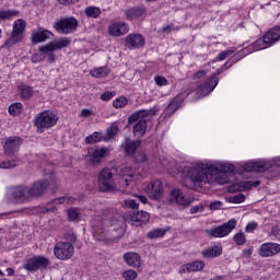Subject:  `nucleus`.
I'll return each mask as SVG.
<instances>
[{
  "mask_svg": "<svg viewBox=\"0 0 280 280\" xmlns=\"http://www.w3.org/2000/svg\"><path fill=\"white\" fill-rule=\"evenodd\" d=\"M233 172H235V166L231 163L205 164L199 162L196 165H186L183 170L185 176L183 185L187 189H202L207 183H213L223 174Z\"/></svg>",
  "mask_w": 280,
  "mask_h": 280,
  "instance_id": "1",
  "label": "nucleus"
},
{
  "mask_svg": "<svg viewBox=\"0 0 280 280\" xmlns=\"http://www.w3.org/2000/svg\"><path fill=\"white\" fill-rule=\"evenodd\" d=\"M121 215L115 210H107L103 213V219L100 217L95 218V222L92 224L93 236L98 242L106 240V230L104 226H114L120 220Z\"/></svg>",
  "mask_w": 280,
  "mask_h": 280,
  "instance_id": "2",
  "label": "nucleus"
},
{
  "mask_svg": "<svg viewBox=\"0 0 280 280\" xmlns=\"http://www.w3.org/2000/svg\"><path fill=\"white\" fill-rule=\"evenodd\" d=\"M117 176V167H105L97 175V183L100 191H121Z\"/></svg>",
  "mask_w": 280,
  "mask_h": 280,
  "instance_id": "3",
  "label": "nucleus"
},
{
  "mask_svg": "<svg viewBox=\"0 0 280 280\" xmlns=\"http://www.w3.org/2000/svg\"><path fill=\"white\" fill-rule=\"evenodd\" d=\"M149 115H154V109H141L129 115L128 124L130 126L133 124V135H140V137L145 135L148 130V120H145V117Z\"/></svg>",
  "mask_w": 280,
  "mask_h": 280,
  "instance_id": "4",
  "label": "nucleus"
},
{
  "mask_svg": "<svg viewBox=\"0 0 280 280\" xmlns=\"http://www.w3.org/2000/svg\"><path fill=\"white\" fill-rule=\"evenodd\" d=\"M69 45H71V39H69V37H61L39 47V51H42L44 60L46 58L49 65H52V62H56V54L54 52L65 49V47H69Z\"/></svg>",
  "mask_w": 280,
  "mask_h": 280,
  "instance_id": "5",
  "label": "nucleus"
},
{
  "mask_svg": "<svg viewBox=\"0 0 280 280\" xmlns=\"http://www.w3.org/2000/svg\"><path fill=\"white\" fill-rule=\"evenodd\" d=\"M116 176H118V185L121 192L126 191V189L130 187V183H135L141 179L140 173L132 170L130 166H122L117 168Z\"/></svg>",
  "mask_w": 280,
  "mask_h": 280,
  "instance_id": "6",
  "label": "nucleus"
},
{
  "mask_svg": "<svg viewBox=\"0 0 280 280\" xmlns=\"http://www.w3.org/2000/svg\"><path fill=\"white\" fill-rule=\"evenodd\" d=\"M58 124V117L51 110H45L36 115L34 126L37 128V132H45V130L52 128Z\"/></svg>",
  "mask_w": 280,
  "mask_h": 280,
  "instance_id": "7",
  "label": "nucleus"
},
{
  "mask_svg": "<svg viewBox=\"0 0 280 280\" xmlns=\"http://www.w3.org/2000/svg\"><path fill=\"white\" fill-rule=\"evenodd\" d=\"M280 40V26L271 28L266 35L253 43V49L259 51V49H266V47H271L273 43Z\"/></svg>",
  "mask_w": 280,
  "mask_h": 280,
  "instance_id": "8",
  "label": "nucleus"
},
{
  "mask_svg": "<svg viewBox=\"0 0 280 280\" xmlns=\"http://www.w3.org/2000/svg\"><path fill=\"white\" fill-rule=\"evenodd\" d=\"M23 268L27 272H36V270H44L49 266V259L45 256H34L23 260Z\"/></svg>",
  "mask_w": 280,
  "mask_h": 280,
  "instance_id": "9",
  "label": "nucleus"
},
{
  "mask_svg": "<svg viewBox=\"0 0 280 280\" xmlns=\"http://www.w3.org/2000/svg\"><path fill=\"white\" fill-rule=\"evenodd\" d=\"M26 23L24 20L15 21L11 37L4 43L3 47H14L16 43L23 40V32H25Z\"/></svg>",
  "mask_w": 280,
  "mask_h": 280,
  "instance_id": "10",
  "label": "nucleus"
},
{
  "mask_svg": "<svg viewBox=\"0 0 280 280\" xmlns=\"http://www.w3.org/2000/svg\"><path fill=\"white\" fill-rule=\"evenodd\" d=\"M75 248L71 243L58 242L54 247V255L61 261H67L73 257Z\"/></svg>",
  "mask_w": 280,
  "mask_h": 280,
  "instance_id": "11",
  "label": "nucleus"
},
{
  "mask_svg": "<svg viewBox=\"0 0 280 280\" xmlns=\"http://www.w3.org/2000/svg\"><path fill=\"white\" fill-rule=\"evenodd\" d=\"M235 226H237V220L231 219L222 225L208 230V235L210 237H226Z\"/></svg>",
  "mask_w": 280,
  "mask_h": 280,
  "instance_id": "12",
  "label": "nucleus"
},
{
  "mask_svg": "<svg viewBox=\"0 0 280 280\" xmlns=\"http://www.w3.org/2000/svg\"><path fill=\"white\" fill-rule=\"evenodd\" d=\"M23 144V138L19 136H13L5 138L4 144H3V151L7 156H14L16 152H19V149Z\"/></svg>",
  "mask_w": 280,
  "mask_h": 280,
  "instance_id": "13",
  "label": "nucleus"
},
{
  "mask_svg": "<svg viewBox=\"0 0 280 280\" xmlns=\"http://www.w3.org/2000/svg\"><path fill=\"white\" fill-rule=\"evenodd\" d=\"M144 191L151 200H161L163 198V183L159 179L148 183Z\"/></svg>",
  "mask_w": 280,
  "mask_h": 280,
  "instance_id": "14",
  "label": "nucleus"
},
{
  "mask_svg": "<svg viewBox=\"0 0 280 280\" xmlns=\"http://www.w3.org/2000/svg\"><path fill=\"white\" fill-rule=\"evenodd\" d=\"M55 30H57L59 34H71V32L78 30V20H75V18L61 19L56 23Z\"/></svg>",
  "mask_w": 280,
  "mask_h": 280,
  "instance_id": "15",
  "label": "nucleus"
},
{
  "mask_svg": "<svg viewBox=\"0 0 280 280\" xmlns=\"http://www.w3.org/2000/svg\"><path fill=\"white\" fill-rule=\"evenodd\" d=\"M168 201L176 202L182 207H189L194 202V198L183 194L178 188H173L168 195Z\"/></svg>",
  "mask_w": 280,
  "mask_h": 280,
  "instance_id": "16",
  "label": "nucleus"
},
{
  "mask_svg": "<svg viewBox=\"0 0 280 280\" xmlns=\"http://www.w3.org/2000/svg\"><path fill=\"white\" fill-rule=\"evenodd\" d=\"M220 79L218 77L209 78L203 84H201L197 90V96L207 97L219 84Z\"/></svg>",
  "mask_w": 280,
  "mask_h": 280,
  "instance_id": "17",
  "label": "nucleus"
},
{
  "mask_svg": "<svg viewBox=\"0 0 280 280\" xmlns=\"http://www.w3.org/2000/svg\"><path fill=\"white\" fill-rule=\"evenodd\" d=\"M142 141L140 139L132 140L130 137L125 136L124 142L121 143L120 148L124 150L127 156H135L137 150L141 148Z\"/></svg>",
  "mask_w": 280,
  "mask_h": 280,
  "instance_id": "18",
  "label": "nucleus"
},
{
  "mask_svg": "<svg viewBox=\"0 0 280 280\" xmlns=\"http://www.w3.org/2000/svg\"><path fill=\"white\" fill-rule=\"evenodd\" d=\"M11 197L16 200V202H27L30 201V187L28 186H15L10 189Z\"/></svg>",
  "mask_w": 280,
  "mask_h": 280,
  "instance_id": "19",
  "label": "nucleus"
},
{
  "mask_svg": "<svg viewBox=\"0 0 280 280\" xmlns=\"http://www.w3.org/2000/svg\"><path fill=\"white\" fill-rule=\"evenodd\" d=\"M125 45L128 49H141L145 45V38L141 34H129L125 38Z\"/></svg>",
  "mask_w": 280,
  "mask_h": 280,
  "instance_id": "20",
  "label": "nucleus"
},
{
  "mask_svg": "<svg viewBox=\"0 0 280 280\" xmlns=\"http://www.w3.org/2000/svg\"><path fill=\"white\" fill-rule=\"evenodd\" d=\"M280 244L277 243H264L259 248L260 257H275L279 255Z\"/></svg>",
  "mask_w": 280,
  "mask_h": 280,
  "instance_id": "21",
  "label": "nucleus"
},
{
  "mask_svg": "<svg viewBox=\"0 0 280 280\" xmlns=\"http://www.w3.org/2000/svg\"><path fill=\"white\" fill-rule=\"evenodd\" d=\"M132 226H143L150 222V213L147 211H133L130 214Z\"/></svg>",
  "mask_w": 280,
  "mask_h": 280,
  "instance_id": "22",
  "label": "nucleus"
},
{
  "mask_svg": "<svg viewBox=\"0 0 280 280\" xmlns=\"http://www.w3.org/2000/svg\"><path fill=\"white\" fill-rule=\"evenodd\" d=\"M106 152H108L106 148L89 149L88 154L90 156V163H92V165H100L102 159L106 158Z\"/></svg>",
  "mask_w": 280,
  "mask_h": 280,
  "instance_id": "23",
  "label": "nucleus"
},
{
  "mask_svg": "<svg viewBox=\"0 0 280 280\" xmlns=\"http://www.w3.org/2000/svg\"><path fill=\"white\" fill-rule=\"evenodd\" d=\"M128 32H129V28L126 22H118V23L115 22L108 26V34L110 36L119 37V36H124L125 34H128Z\"/></svg>",
  "mask_w": 280,
  "mask_h": 280,
  "instance_id": "24",
  "label": "nucleus"
},
{
  "mask_svg": "<svg viewBox=\"0 0 280 280\" xmlns=\"http://www.w3.org/2000/svg\"><path fill=\"white\" fill-rule=\"evenodd\" d=\"M147 9L145 7H132L125 11V16L128 21H135L137 19H144Z\"/></svg>",
  "mask_w": 280,
  "mask_h": 280,
  "instance_id": "25",
  "label": "nucleus"
},
{
  "mask_svg": "<svg viewBox=\"0 0 280 280\" xmlns=\"http://www.w3.org/2000/svg\"><path fill=\"white\" fill-rule=\"evenodd\" d=\"M47 187L49 184L46 180H37L32 187H28V194L31 198H38V196H43Z\"/></svg>",
  "mask_w": 280,
  "mask_h": 280,
  "instance_id": "26",
  "label": "nucleus"
},
{
  "mask_svg": "<svg viewBox=\"0 0 280 280\" xmlns=\"http://www.w3.org/2000/svg\"><path fill=\"white\" fill-rule=\"evenodd\" d=\"M272 165L268 162H247L244 165L245 172H266L267 170H270Z\"/></svg>",
  "mask_w": 280,
  "mask_h": 280,
  "instance_id": "27",
  "label": "nucleus"
},
{
  "mask_svg": "<svg viewBox=\"0 0 280 280\" xmlns=\"http://www.w3.org/2000/svg\"><path fill=\"white\" fill-rule=\"evenodd\" d=\"M200 270H205V261L195 260L192 262L183 265L179 269V273L183 275L186 272H200Z\"/></svg>",
  "mask_w": 280,
  "mask_h": 280,
  "instance_id": "28",
  "label": "nucleus"
},
{
  "mask_svg": "<svg viewBox=\"0 0 280 280\" xmlns=\"http://www.w3.org/2000/svg\"><path fill=\"white\" fill-rule=\"evenodd\" d=\"M124 261L130 268H141V256L135 252H128L124 254Z\"/></svg>",
  "mask_w": 280,
  "mask_h": 280,
  "instance_id": "29",
  "label": "nucleus"
},
{
  "mask_svg": "<svg viewBox=\"0 0 280 280\" xmlns=\"http://www.w3.org/2000/svg\"><path fill=\"white\" fill-rule=\"evenodd\" d=\"M183 102H185L183 95L175 96L165 109L166 115H174L183 106Z\"/></svg>",
  "mask_w": 280,
  "mask_h": 280,
  "instance_id": "30",
  "label": "nucleus"
},
{
  "mask_svg": "<svg viewBox=\"0 0 280 280\" xmlns=\"http://www.w3.org/2000/svg\"><path fill=\"white\" fill-rule=\"evenodd\" d=\"M259 185H261V180L241 182L238 185L235 184L231 191H246L247 189H253V187H259Z\"/></svg>",
  "mask_w": 280,
  "mask_h": 280,
  "instance_id": "31",
  "label": "nucleus"
},
{
  "mask_svg": "<svg viewBox=\"0 0 280 280\" xmlns=\"http://www.w3.org/2000/svg\"><path fill=\"white\" fill-rule=\"evenodd\" d=\"M203 259H215V257H220L222 255V247L214 245L212 247H208L201 252Z\"/></svg>",
  "mask_w": 280,
  "mask_h": 280,
  "instance_id": "32",
  "label": "nucleus"
},
{
  "mask_svg": "<svg viewBox=\"0 0 280 280\" xmlns=\"http://www.w3.org/2000/svg\"><path fill=\"white\" fill-rule=\"evenodd\" d=\"M50 34H51V32H49L47 30L35 31V32H33V35H32V42L34 43V45H36L38 43H45V40H47L49 38Z\"/></svg>",
  "mask_w": 280,
  "mask_h": 280,
  "instance_id": "33",
  "label": "nucleus"
},
{
  "mask_svg": "<svg viewBox=\"0 0 280 280\" xmlns=\"http://www.w3.org/2000/svg\"><path fill=\"white\" fill-rule=\"evenodd\" d=\"M19 91H20V97L22 100H32V97L34 96V89H32V86L30 85H19Z\"/></svg>",
  "mask_w": 280,
  "mask_h": 280,
  "instance_id": "34",
  "label": "nucleus"
},
{
  "mask_svg": "<svg viewBox=\"0 0 280 280\" xmlns=\"http://www.w3.org/2000/svg\"><path fill=\"white\" fill-rule=\"evenodd\" d=\"M21 159L15 158L13 160H8L0 163V170H14V167H19L21 165Z\"/></svg>",
  "mask_w": 280,
  "mask_h": 280,
  "instance_id": "35",
  "label": "nucleus"
},
{
  "mask_svg": "<svg viewBox=\"0 0 280 280\" xmlns=\"http://www.w3.org/2000/svg\"><path fill=\"white\" fill-rule=\"evenodd\" d=\"M108 73H110V68L108 67H101L91 71L93 78H106Z\"/></svg>",
  "mask_w": 280,
  "mask_h": 280,
  "instance_id": "36",
  "label": "nucleus"
},
{
  "mask_svg": "<svg viewBox=\"0 0 280 280\" xmlns=\"http://www.w3.org/2000/svg\"><path fill=\"white\" fill-rule=\"evenodd\" d=\"M102 139H104V136L102 135V132L95 131L94 133H92L85 138V143L88 145H93V143H100V141H102Z\"/></svg>",
  "mask_w": 280,
  "mask_h": 280,
  "instance_id": "37",
  "label": "nucleus"
},
{
  "mask_svg": "<svg viewBox=\"0 0 280 280\" xmlns=\"http://www.w3.org/2000/svg\"><path fill=\"white\" fill-rule=\"evenodd\" d=\"M120 205L122 209H132V211L139 209V202H137V199H125Z\"/></svg>",
  "mask_w": 280,
  "mask_h": 280,
  "instance_id": "38",
  "label": "nucleus"
},
{
  "mask_svg": "<svg viewBox=\"0 0 280 280\" xmlns=\"http://www.w3.org/2000/svg\"><path fill=\"white\" fill-rule=\"evenodd\" d=\"M85 16H89L90 19H97L100 14H102V10L97 7H88L84 10Z\"/></svg>",
  "mask_w": 280,
  "mask_h": 280,
  "instance_id": "39",
  "label": "nucleus"
},
{
  "mask_svg": "<svg viewBox=\"0 0 280 280\" xmlns=\"http://www.w3.org/2000/svg\"><path fill=\"white\" fill-rule=\"evenodd\" d=\"M21 110H23V104L22 103H13L9 106V113L13 117H18V115H21Z\"/></svg>",
  "mask_w": 280,
  "mask_h": 280,
  "instance_id": "40",
  "label": "nucleus"
},
{
  "mask_svg": "<svg viewBox=\"0 0 280 280\" xmlns=\"http://www.w3.org/2000/svg\"><path fill=\"white\" fill-rule=\"evenodd\" d=\"M67 200H69V198L67 197H61L59 199H54L50 203V207H47L45 209L46 213H51V211H54V207H56V205H65L67 202Z\"/></svg>",
  "mask_w": 280,
  "mask_h": 280,
  "instance_id": "41",
  "label": "nucleus"
},
{
  "mask_svg": "<svg viewBox=\"0 0 280 280\" xmlns=\"http://www.w3.org/2000/svg\"><path fill=\"white\" fill-rule=\"evenodd\" d=\"M225 200L226 202H232L233 205H241V202H244L246 200V196H244V194H238L228 197Z\"/></svg>",
  "mask_w": 280,
  "mask_h": 280,
  "instance_id": "42",
  "label": "nucleus"
},
{
  "mask_svg": "<svg viewBox=\"0 0 280 280\" xmlns=\"http://www.w3.org/2000/svg\"><path fill=\"white\" fill-rule=\"evenodd\" d=\"M19 11H12V10H7V11H0V21H10L12 16H18Z\"/></svg>",
  "mask_w": 280,
  "mask_h": 280,
  "instance_id": "43",
  "label": "nucleus"
},
{
  "mask_svg": "<svg viewBox=\"0 0 280 280\" xmlns=\"http://www.w3.org/2000/svg\"><path fill=\"white\" fill-rule=\"evenodd\" d=\"M128 105V98L125 96H119L113 101L114 108H124Z\"/></svg>",
  "mask_w": 280,
  "mask_h": 280,
  "instance_id": "44",
  "label": "nucleus"
},
{
  "mask_svg": "<svg viewBox=\"0 0 280 280\" xmlns=\"http://www.w3.org/2000/svg\"><path fill=\"white\" fill-rule=\"evenodd\" d=\"M163 235H165V230L158 229V230L148 232L147 237H149V240H156L159 237H163Z\"/></svg>",
  "mask_w": 280,
  "mask_h": 280,
  "instance_id": "45",
  "label": "nucleus"
},
{
  "mask_svg": "<svg viewBox=\"0 0 280 280\" xmlns=\"http://www.w3.org/2000/svg\"><path fill=\"white\" fill-rule=\"evenodd\" d=\"M233 241L237 246H244V244H246V234L238 232L233 236Z\"/></svg>",
  "mask_w": 280,
  "mask_h": 280,
  "instance_id": "46",
  "label": "nucleus"
},
{
  "mask_svg": "<svg viewBox=\"0 0 280 280\" xmlns=\"http://www.w3.org/2000/svg\"><path fill=\"white\" fill-rule=\"evenodd\" d=\"M62 238L66 241V244H71V246L78 241V236L73 232L65 233Z\"/></svg>",
  "mask_w": 280,
  "mask_h": 280,
  "instance_id": "47",
  "label": "nucleus"
},
{
  "mask_svg": "<svg viewBox=\"0 0 280 280\" xmlns=\"http://www.w3.org/2000/svg\"><path fill=\"white\" fill-rule=\"evenodd\" d=\"M119 132V127L117 125H113L106 129L107 139H115V136Z\"/></svg>",
  "mask_w": 280,
  "mask_h": 280,
  "instance_id": "48",
  "label": "nucleus"
},
{
  "mask_svg": "<svg viewBox=\"0 0 280 280\" xmlns=\"http://www.w3.org/2000/svg\"><path fill=\"white\" fill-rule=\"evenodd\" d=\"M122 278L125 280H135L137 279V271L135 269H128L122 272Z\"/></svg>",
  "mask_w": 280,
  "mask_h": 280,
  "instance_id": "49",
  "label": "nucleus"
},
{
  "mask_svg": "<svg viewBox=\"0 0 280 280\" xmlns=\"http://www.w3.org/2000/svg\"><path fill=\"white\" fill-rule=\"evenodd\" d=\"M78 218H80V213L78 212L77 209L68 210V220H70V222H75Z\"/></svg>",
  "mask_w": 280,
  "mask_h": 280,
  "instance_id": "50",
  "label": "nucleus"
},
{
  "mask_svg": "<svg viewBox=\"0 0 280 280\" xmlns=\"http://www.w3.org/2000/svg\"><path fill=\"white\" fill-rule=\"evenodd\" d=\"M154 80L158 86H167L170 84L165 77H155Z\"/></svg>",
  "mask_w": 280,
  "mask_h": 280,
  "instance_id": "51",
  "label": "nucleus"
},
{
  "mask_svg": "<svg viewBox=\"0 0 280 280\" xmlns=\"http://www.w3.org/2000/svg\"><path fill=\"white\" fill-rule=\"evenodd\" d=\"M233 54H235V50L233 49L222 51L221 54H219L218 60H226V58H229V56H233Z\"/></svg>",
  "mask_w": 280,
  "mask_h": 280,
  "instance_id": "52",
  "label": "nucleus"
},
{
  "mask_svg": "<svg viewBox=\"0 0 280 280\" xmlns=\"http://www.w3.org/2000/svg\"><path fill=\"white\" fill-rule=\"evenodd\" d=\"M116 93L115 92H104L102 95H101V100L103 102H110V98L112 97H115Z\"/></svg>",
  "mask_w": 280,
  "mask_h": 280,
  "instance_id": "53",
  "label": "nucleus"
},
{
  "mask_svg": "<svg viewBox=\"0 0 280 280\" xmlns=\"http://www.w3.org/2000/svg\"><path fill=\"white\" fill-rule=\"evenodd\" d=\"M178 31V27H175L174 24L166 25L162 27L163 34H171L172 32Z\"/></svg>",
  "mask_w": 280,
  "mask_h": 280,
  "instance_id": "54",
  "label": "nucleus"
},
{
  "mask_svg": "<svg viewBox=\"0 0 280 280\" xmlns=\"http://www.w3.org/2000/svg\"><path fill=\"white\" fill-rule=\"evenodd\" d=\"M223 207L222 201H214L210 203V209L212 211H218V209H221Z\"/></svg>",
  "mask_w": 280,
  "mask_h": 280,
  "instance_id": "55",
  "label": "nucleus"
},
{
  "mask_svg": "<svg viewBox=\"0 0 280 280\" xmlns=\"http://www.w3.org/2000/svg\"><path fill=\"white\" fill-rule=\"evenodd\" d=\"M44 57H43V52L39 51V54H34L32 57V62H43Z\"/></svg>",
  "mask_w": 280,
  "mask_h": 280,
  "instance_id": "56",
  "label": "nucleus"
},
{
  "mask_svg": "<svg viewBox=\"0 0 280 280\" xmlns=\"http://www.w3.org/2000/svg\"><path fill=\"white\" fill-rule=\"evenodd\" d=\"M257 229V222H250L247 224L245 231L246 233H253Z\"/></svg>",
  "mask_w": 280,
  "mask_h": 280,
  "instance_id": "57",
  "label": "nucleus"
},
{
  "mask_svg": "<svg viewBox=\"0 0 280 280\" xmlns=\"http://www.w3.org/2000/svg\"><path fill=\"white\" fill-rule=\"evenodd\" d=\"M207 75V71L200 70L192 75V80H200V78H205Z\"/></svg>",
  "mask_w": 280,
  "mask_h": 280,
  "instance_id": "58",
  "label": "nucleus"
},
{
  "mask_svg": "<svg viewBox=\"0 0 280 280\" xmlns=\"http://www.w3.org/2000/svg\"><path fill=\"white\" fill-rule=\"evenodd\" d=\"M80 0H58L61 5H73V3H78Z\"/></svg>",
  "mask_w": 280,
  "mask_h": 280,
  "instance_id": "59",
  "label": "nucleus"
},
{
  "mask_svg": "<svg viewBox=\"0 0 280 280\" xmlns=\"http://www.w3.org/2000/svg\"><path fill=\"white\" fill-rule=\"evenodd\" d=\"M135 198H137V200L142 202V205H148V197H145L143 195H135Z\"/></svg>",
  "mask_w": 280,
  "mask_h": 280,
  "instance_id": "60",
  "label": "nucleus"
},
{
  "mask_svg": "<svg viewBox=\"0 0 280 280\" xmlns=\"http://www.w3.org/2000/svg\"><path fill=\"white\" fill-rule=\"evenodd\" d=\"M230 67H233V63L225 62V65L222 68L217 70V75H220L222 71H224L225 69H230Z\"/></svg>",
  "mask_w": 280,
  "mask_h": 280,
  "instance_id": "61",
  "label": "nucleus"
},
{
  "mask_svg": "<svg viewBox=\"0 0 280 280\" xmlns=\"http://www.w3.org/2000/svg\"><path fill=\"white\" fill-rule=\"evenodd\" d=\"M148 161V158L145 156V153H140L137 158L138 163H145Z\"/></svg>",
  "mask_w": 280,
  "mask_h": 280,
  "instance_id": "62",
  "label": "nucleus"
},
{
  "mask_svg": "<svg viewBox=\"0 0 280 280\" xmlns=\"http://www.w3.org/2000/svg\"><path fill=\"white\" fill-rule=\"evenodd\" d=\"M250 255H253V247H249L248 249L243 250L244 257H250Z\"/></svg>",
  "mask_w": 280,
  "mask_h": 280,
  "instance_id": "63",
  "label": "nucleus"
},
{
  "mask_svg": "<svg viewBox=\"0 0 280 280\" xmlns=\"http://www.w3.org/2000/svg\"><path fill=\"white\" fill-rule=\"evenodd\" d=\"M81 117H91V110L90 109H82L81 110Z\"/></svg>",
  "mask_w": 280,
  "mask_h": 280,
  "instance_id": "64",
  "label": "nucleus"
}]
</instances>
